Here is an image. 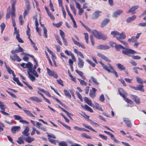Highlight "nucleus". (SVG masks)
<instances>
[{
    "instance_id": "1",
    "label": "nucleus",
    "mask_w": 146,
    "mask_h": 146,
    "mask_svg": "<svg viewBox=\"0 0 146 146\" xmlns=\"http://www.w3.org/2000/svg\"><path fill=\"white\" fill-rule=\"evenodd\" d=\"M115 48L116 50L117 51H119L121 48L124 49L122 50L123 53L129 56H130V54H131L137 53V52L134 50L125 48L120 44H117Z\"/></svg>"
},
{
    "instance_id": "2",
    "label": "nucleus",
    "mask_w": 146,
    "mask_h": 146,
    "mask_svg": "<svg viewBox=\"0 0 146 146\" xmlns=\"http://www.w3.org/2000/svg\"><path fill=\"white\" fill-rule=\"evenodd\" d=\"M136 79L138 83L142 84L139 85L137 87L131 86H130V87L136 90H139L143 92H144L145 90L143 88L144 86L142 85L143 82V80L141 78L137 77H136Z\"/></svg>"
},
{
    "instance_id": "3",
    "label": "nucleus",
    "mask_w": 146,
    "mask_h": 146,
    "mask_svg": "<svg viewBox=\"0 0 146 146\" xmlns=\"http://www.w3.org/2000/svg\"><path fill=\"white\" fill-rule=\"evenodd\" d=\"M16 3V1H14L12 4L11 10V14L12 20L15 19V5Z\"/></svg>"
},
{
    "instance_id": "4",
    "label": "nucleus",
    "mask_w": 146,
    "mask_h": 146,
    "mask_svg": "<svg viewBox=\"0 0 146 146\" xmlns=\"http://www.w3.org/2000/svg\"><path fill=\"white\" fill-rule=\"evenodd\" d=\"M130 97L137 104H139L140 103V98L137 96L131 94Z\"/></svg>"
},
{
    "instance_id": "5",
    "label": "nucleus",
    "mask_w": 146,
    "mask_h": 146,
    "mask_svg": "<svg viewBox=\"0 0 146 146\" xmlns=\"http://www.w3.org/2000/svg\"><path fill=\"white\" fill-rule=\"evenodd\" d=\"M10 58L13 61H17L18 62H20L21 60V59L16 54H14L13 56H10Z\"/></svg>"
},
{
    "instance_id": "6",
    "label": "nucleus",
    "mask_w": 146,
    "mask_h": 146,
    "mask_svg": "<svg viewBox=\"0 0 146 146\" xmlns=\"http://www.w3.org/2000/svg\"><path fill=\"white\" fill-rule=\"evenodd\" d=\"M78 65L79 68H82L84 66V60L80 58H78Z\"/></svg>"
},
{
    "instance_id": "7",
    "label": "nucleus",
    "mask_w": 146,
    "mask_h": 146,
    "mask_svg": "<svg viewBox=\"0 0 146 146\" xmlns=\"http://www.w3.org/2000/svg\"><path fill=\"white\" fill-rule=\"evenodd\" d=\"M104 132L107 134L109 135L110 136L111 139L113 140L114 142L117 143H118L119 142V141L118 140H117L115 138L114 135L112 133L106 131H104Z\"/></svg>"
},
{
    "instance_id": "8",
    "label": "nucleus",
    "mask_w": 146,
    "mask_h": 146,
    "mask_svg": "<svg viewBox=\"0 0 146 146\" xmlns=\"http://www.w3.org/2000/svg\"><path fill=\"white\" fill-rule=\"evenodd\" d=\"M33 67V64L30 62H28V63L26 64V68H27L28 70L27 71V72H32Z\"/></svg>"
},
{
    "instance_id": "9",
    "label": "nucleus",
    "mask_w": 146,
    "mask_h": 146,
    "mask_svg": "<svg viewBox=\"0 0 146 146\" xmlns=\"http://www.w3.org/2000/svg\"><path fill=\"white\" fill-rule=\"evenodd\" d=\"M20 129V127L19 126H14L12 127L11 131L13 133H16V131H19Z\"/></svg>"
},
{
    "instance_id": "10",
    "label": "nucleus",
    "mask_w": 146,
    "mask_h": 146,
    "mask_svg": "<svg viewBox=\"0 0 146 146\" xmlns=\"http://www.w3.org/2000/svg\"><path fill=\"white\" fill-rule=\"evenodd\" d=\"M100 11H96L92 14V19H95L98 18L99 16Z\"/></svg>"
},
{
    "instance_id": "11",
    "label": "nucleus",
    "mask_w": 146,
    "mask_h": 146,
    "mask_svg": "<svg viewBox=\"0 0 146 146\" xmlns=\"http://www.w3.org/2000/svg\"><path fill=\"white\" fill-rule=\"evenodd\" d=\"M96 91V89L94 88H92V90H90L89 93L90 96L92 98H94L96 96L95 92Z\"/></svg>"
},
{
    "instance_id": "12",
    "label": "nucleus",
    "mask_w": 146,
    "mask_h": 146,
    "mask_svg": "<svg viewBox=\"0 0 146 146\" xmlns=\"http://www.w3.org/2000/svg\"><path fill=\"white\" fill-rule=\"evenodd\" d=\"M110 21V19H104L101 23V27H103L106 26Z\"/></svg>"
},
{
    "instance_id": "13",
    "label": "nucleus",
    "mask_w": 146,
    "mask_h": 146,
    "mask_svg": "<svg viewBox=\"0 0 146 146\" xmlns=\"http://www.w3.org/2000/svg\"><path fill=\"white\" fill-rule=\"evenodd\" d=\"M29 128L28 127H25L24 130L22 132L23 134L25 135L26 136H29V134L28 133L29 131Z\"/></svg>"
},
{
    "instance_id": "14",
    "label": "nucleus",
    "mask_w": 146,
    "mask_h": 146,
    "mask_svg": "<svg viewBox=\"0 0 146 146\" xmlns=\"http://www.w3.org/2000/svg\"><path fill=\"white\" fill-rule=\"evenodd\" d=\"M92 33L96 38L98 39H100V36L99 35L98 32L96 30H94L92 31Z\"/></svg>"
},
{
    "instance_id": "15",
    "label": "nucleus",
    "mask_w": 146,
    "mask_h": 146,
    "mask_svg": "<svg viewBox=\"0 0 146 146\" xmlns=\"http://www.w3.org/2000/svg\"><path fill=\"white\" fill-rule=\"evenodd\" d=\"M123 12V11L122 10H118L114 12L113 14V17H116L117 15H120Z\"/></svg>"
},
{
    "instance_id": "16",
    "label": "nucleus",
    "mask_w": 146,
    "mask_h": 146,
    "mask_svg": "<svg viewBox=\"0 0 146 146\" xmlns=\"http://www.w3.org/2000/svg\"><path fill=\"white\" fill-rule=\"evenodd\" d=\"M29 99L33 101H36L38 102H41L42 101V100L41 99L39 98L38 97L36 96L31 97Z\"/></svg>"
},
{
    "instance_id": "17",
    "label": "nucleus",
    "mask_w": 146,
    "mask_h": 146,
    "mask_svg": "<svg viewBox=\"0 0 146 146\" xmlns=\"http://www.w3.org/2000/svg\"><path fill=\"white\" fill-rule=\"evenodd\" d=\"M108 64L109 65V67H110V69L111 70V71H112L111 72L113 73V74H115L116 77H118V75L117 72L113 68L111 65L110 64Z\"/></svg>"
},
{
    "instance_id": "18",
    "label": "nucleus",
    "mask_w": 146,
    "mask_h": 146,
    "mask_svg": "<svg viewBox=\"0 0 146 146\" xmlns=\"http://www.w3.org/2000/svg\"><path fill=\"white\" fill-rule=\"evenodd\" d=\"M138 8V6L137 5L134 6L132 7L127 12V13H133L136 9H137Z\"/></svg>"
},
{
    "instance_id": "19",
    "label": "nucleus",
    "mask_w": 146,
    "mask_h": 146,
    "mask_svg": "<svg viewBox=\"0 0 146 146\" xmlns=\"http://www.w3.org/2000/svg\"><path fill=\"white\" fill-rule=\"evenodd\" d=\"M136 16L135 15H133L131 17H129L126 20V22L127 23L130 22L131 21L135 20L136 18Z\"/></svg>"
},
{
    "instance_id": "20",
    "label": "nucleus",
    "mask_w": 146,
    "mask_h": 146,
    "mask_svg": "<svg viewBox=\"0 0 146 146\" xmlns=\"http://www.w3.org/2000/svg\"><path fill=\"white\" fill-rule=\"evenodd\" d=\"M119 37H116V38L118 40H119L120 39H124L126 37V36L123 33H121V34L119 33Z\"/></svg>"
},
{
    "instance_id": "21",
    "label": "nucleus",
    "mask_w": 146,
    "mask_h": 146,
    "mask_svg": "<svg viewBox=\"0 0 146 146\" xmlns=\"http://www.w3.org/2000/svg\"><path fill=\"white\" fill-rule=\"evenodd\" d=\"M117 68L121 71L124 70L125 69V68L121 64L118 63L116 65Z\"/></svg>"
},
{
    "instance_id": "22",
    "label": "nucleus",
    "mask_w": 146,
    "mask_h": 146,
    "mask_svg": "<svg viewBox=\"0 0 146 146\" xmlns=\"http://www.w3.org/2000/svg\"><path fill=\"white\" fill-rule=\"evenodd\" d=\"M101 65H102V66L103 68L104 69L106 70L109 72H112L110 69L106 65H105L101 62Z\"/></svg>"
},
{
    "instance_id": "23",
    "label": "nucleus",
    "mask_w": 146,
    "mask_h": 146,
    "mask_svg": "<svg viewBox=\"0 0 146 146\" xmlns=\"http://www.w3.org/2000/svg\"><path fill=\"white\" fill-rule=\"evenodd\" d=\"M82 107L86 110H88L91 112H93V111L92 109L90 107L88 106L87 105H85L84 106L82 105Z\"/></svg>"
},
{
    "instance_id": "24",
    "label": "nucleus",
    "mask_w": 146,
    "mask_h": 146,
    "mask_svg": "<svg viewBox=\"0 0 146 146\" xmlns=\"http://www.w3.org/2000/svg\"><path fill=\"white\" fill-rule=\"evenodd\" d=\"M124 121L128 127H131L132 126V124L129 120L127 119L124 120Z\"/></svg>"
},
{
    "instance_id": "25",
    "label": "nucleus",
    "mask_w": 146,
    "mask_h": 146,
    "mask_svg": "<svg viewBox=\"0 0 146 146\" xmlns=\"http://www.w3.org/2000/svg\"><path fill=\"white\" fill-rule=\"evenodd\" d=\"M28 137L25 139V140L26 142L28 143H31L35 139L34 138H33L29 136Z\"/></svg>"
},
{
    "instance_id": "26",
    "label": "nucleus",
    "mask_w": 146,
    "mask_h": 146,
    "mask_svg": "<svg viewBox=\"0 0 146 146\" xmlns=\"http://www.w3.org/2000/svg\"><path fill=\"white\" fill-rule=\"evenodd\" d=\"M27 73L29 76V78L32 82H33L35 80V78L30 72H28Z\"/></svg>"
},
{
    "instance_id": "27",
    "label": "nucleus",
    "mask_w": 146,
    "mask_h": 146,
    "mask_svg": "<svg viewBox=\"0 0 146 146\" xmlns=\"http://www.w3.org/2000/svg\"><path fill=\"white\" fill-rule=\"evenodd\" d=\"M111 34L114 37H115L116 38V37H117L116 36H118L119 35V33L116 31H113L111 32Z\"/></svg>"
},
{
    "instance_id": "28",
    "label": "nucleus",
    "mask_w": 146,
    "mask_h": 146,
    "mask_svg": "<svg viewBox=\"0 0 146 146\" xmlns=\"http://www.w3.org/2000/svg\"><path fill=\"white\" fill-rule=\"evenodd\" d=\"M13 80L17 82L18 85L21 86H23V85L20 82L18 78H17L14 77L13 78Z\"/></svg>"
},
{
    "instance_id": "29",
    "label": "nucleus",
    "mask_w": 146,
    "mask_h": 146,
    "mask_svg": "<svg viewBox=\"0 0 146 146\" xmlns=\"http://www.w3.org/2000/svg\"><path fill=\"white\" fill-rule=\"evenodd\" d=\"M129 42H136L137 41V39L135 36H133L131 38H129L128 40Z\"/></svg>"
},
{
    "instance_id": "30",
    "label": "nucleus",
    "mask_w": 146,
    "mask_h": 146,
    "mask_svg": "<svg viewBox=\"0 0 146 146\" xmlns=\"http://www.w3.org/2000/svg\"><path fill=\"white\" fill-rule=\"evenodd\" d=\"M23 110L28 115H30L31 117H35V116L33 114L29 111L26 110L24 109H23Z\"/></svg>"
},
{
    "instance_id": "31",
    "label": "nucleus",
    "mask_w": 146,
    "mask_h": 146,
    "mask_svg": "<svg viewBox=\"0 0 146 146\" xmlns=\"http://www.w3.org/2000/svg\"><path fill=\"white\" fill-rule=\"evenodd\" d=\"M101 58L107 62H111V60L110 59L105 56L104 55L101 54Z\"/></svg>"
},
{
    "instance_id": "32",
    "label": "nucleus",
    "mask_w": 146,
    "mask_h": 146,
    "mask_svg": "<svg viewBox=\"0 0 146 146\" xmlns=\"http://www.w3.org/2000/svg\"><path fill=\"white\" fill-rule=\"evenodd\" d=\"M23 138L22 137H20L18 138V140L17 141V142L19 144L24 143V141L23 140Z\"/></svg>"
},
{
    "instance_id": "33",
    "label": "nucleus",
    "mask_w": 146,
    "mask_h": 146,
    "mask_svg": "<svg viewBox=\"0 0 146 146\" xmlns=\"http://www.w3.org/2000/svg\"><path fill=\"white\" fill-rule=\"evenodd\" d=\"M59 146H68L67 143L64 141H61L58 143Z\"/></svg>"
},
{
    "instance_id": "34",
    "label": "nucleus",
    "mask_w": 146,
    "mask_h": 146,
    "mask_svg": "<svg viewBox=\"0 0 146 146\" xmlns=\"http://www.w3.org/2000/svg\"><path fill=\"white\" fill-rule=\"evenodd\" d=\"M77 79L80 82V84L81 85L84 86H86L87 85V83L84 81L79 78H78Z\"/></svg>"
},
{
    "instance_id": "35",
    "label": "nucleus",
    "mask_w": 146,
    "mask_h": 146,
    "mask_svg": "<svg viewBox=\"0 0 146 146\" xmlns=\"http://www.w3.org/2000/svg\"><path fill=\"white\" fill-rule=\"evenodd\" d=\"M5 67L6 68L7 70V71L9 72V74H12L13 72V71L10 68L7 66L6 64V63H5Z\"/></svg>"
},
{
    "instance_id": "36",
    "label": "nucleus",
    "mask_w": 146,
    "mask_h": 146,
    "mask_svg": "<svg viewBox=\"0 0 146 146\" xmlns=\"http://www.w3.org/2000/svg\"><path fill=\"white\" fill-rule=\"evenodd\" d=\"M110 48V47L108 45H105L104 44L101 45V49H107Z\"/></svg>"
},
{
    "instance_id": "37",
    "label": "nucleus",
    "mask_w": 146,
    "mask_h": 146,
    "mask_svg": "<svg viewBox=\"0 0 146 146\" xmlns=\"http://www.w3.org/2000/svg\"><path fill=\"white\" fill-rule=\"evenodd\" d=\"M47 136L48 137V138H50L54 139H55L56 138V136L55 135H54L53 134H50V133H47Z\"/></svg>"
},
{
    "instance_id": "38",
    "label": "nucleus",
    "mask_w": 146,
    "mask_h": 146,
    "mask_svg": "<svg viewBox=\"0 0 146 146\" xmlns=\"http://www.w3.org/2000/svg\"><path fill=\"white\" fill-rule=\"evenodd\" d=\"M47 71L48 73V75L50 76H52L53 75V73H54V72L52 71L50 69L47 68Z\"/></svg>"
},
{
    "instance_id": "39",
    "label": "nucleus",
    "mask_w": 146,
    "mask_h": 146,
    "mask_svg": "<svg viewBox=\"0 0 146 146\" xmlns=\"http://www.w3.org/2000/svg\"><path fill=\"white\" fill-rule=\"evenodd\" d=\"M65 95L69 97L70 98L71 97V95L68 90H64V91Z\"/></svg>"
},
{
    "instance_id": "40",
    "label": "nucleus",
    "mask_w": 146,
    "mask_h": 146,
    "mask_svg": "<svg viewBox=\"0 0 146 146\" xmlns=\"http://www.w3.org/2000/svg\"><path fill=\"white\" fill-rule=\"evenodd\" d=\"M49 141L51 143L56 145V144L57 141L56 140H54L51 138H48Z\"/></svg>"
},
{
    "instance_id": "41",
    "label": "nucleus",
    "mask_w": 146,
    "mask_h": 146,
    "mask_svg": "<svg viewBox=\"0 0 146 146\" xmlns=\"http://www.w3.org/2000/svg\"><path fill=\"white\" fill-rule=\"evenodd\" d=\"M43 30L44 31L43 35L44 36V37L45 38H47V30L45 27H44V28H43Z\"/></svg>"
},
{
    "instance_id": "42",
    "label": "nucleus",
    "mask_w": 146,
    "mask_h": 146,
    "mask_svg": "<svg viewBox=\"0 0 146 146\" xmlns=\"http://www.w3.org/2000/svg\"><path fill=\"white\" fill-rule=\"evenodd\" d=\"M82 136L87 139H92L91 137L90 136L88 135L87 134L84 133L82 134Z\"/></svg>"
},
{
    "instance_id": "43",
    "label": "nucleus",
    "mask_w": 146,
    "mask_h": 146,
    "mask_svg": "<svg viewBox=\"0 0 146 146\" xmlns=\"http://www.w3.org/2000/svg\"><path fill=\"white\" fill-rule=\"evenodd\" d=\"M16 38L19 42L21 43L24 42L23 41L20 37V36H19V35L18 36H16Z\"/></svg>"
},
{
    "instance_id": "44",
    "label": "nucleus",
    "mask_w": 146,
    "mask_h": 146,
    "mask_svg": "<svg viewBox=\"0 0 146 146\" xmlns=\"http://www.w3.org/2000/svg\"><path fill=\"white\" fill-rule=\"evenodd\" d=\"M84 34L85 35V39L87 43H88V35L87 33H84Z\"/></svg>"
},
{
    "instance_id": "45",
    "label": "nucleus",
    "mask_w": 146,
    "mask_h": 146,
    "mask_svg": "<svg viewBox=\"0 0 146 146\" xmlns=\"http://www.w3.org/2000/svg\"><path fill=\"white\" fill-rule=\"evenodd\" d=\"M86 61L91 65L93 67H94L95 66V64L94 63H93L91 60L89 59H87Z\"/></svg>"
},
{
    "instance_id": "46",
    "label": "nucleus",
    "mask_w": 146,
    "mask_h": 146,
    "mask_svg": "<svg viewBox=\"0 0 146 146\" xmlns=\"http://www.w3.org/2000/svg\"><path fill=\"white\" fill-rule=\"evenodd\" d=\"M13 117L15 118V120L19 121L21 119H23V118L22 117L18 115H13Z\"/></svg>"
},
{
    "instance_id": "47",
    "label": "nucleus",
    "mask_w": 146,
    "mask_h": 146,
    "mask_svg": "<svg viewBox=\"0 0 146 146\" xmlns=\"http://www.w3.org/2000/svg\"><path fill=\"white\" fill-rule=\"evenodd\" d=\"M91 79L92 80V81L94 83L96 84L97 85H98L99 84V83L98 82H97V80L93 76H92L91 77Z\"/></svg>"
},
{
    "instance_id": "48",
    "label": "nucleus",
    "mask_w": 146,
    "mask_h": 146,
    "mask_svg": "<svg viewBox=\"0 0 146 146\" xmlns=\"http://www.w3.org/2000/svg\"><path fill=\"white\" fill-rule=\"evenodd\" d=\"M60 35L62 38H64L65 35V34L64 32L61 29H60Z\"/></svg>"
},
{
    "instance_id": "49",
    "label": "nucleus",
    "mask_w": 146,
    "mask_h": 146,
    "mask_svg": "<svg viewBox=\"0 0 146 146\" xmlns=\"http://www.w3.org/2000/svg\"><path fill=\"white\" fill-rule=\"evenodd\" d=\"M17 53L22 52L24 50L21 47H19L17 49H16Z\"/></svg>"
},
{
    "instance_id": "50",
    "label": "nucleus",
    "mask_w": 146,
    "mask_h": 146,
    "mask_svg": "<svg viewBox=\"0 0 146 146\" xmlns=\"http://www.w3.org/2000/svg\"><path fill=\"white\" fill-rule=\"evenodd\" d=\"M48 15L52 19L54 20L55 18L53 15L50 12H48L47 13Z\"/></svg>"
},
{
    "instance_id": "51",
    "label": "nucleus",
    "mask_w": 146,
    "mask_h": 146,
    "mask_svg": "<svg viewBox=\"0 0 146 146\" xmlns=\"http://www.w3.org/2000/svg\"><path fill=\"white\" fill-rule=\"evenodd\" d=\"M76 94L78 96V98L80 100L81 102L83 101V99L82 95L80 94V93L77 92H76Z\"/></svg>"
},
{
    "instance_id": "52",
    "label": "nucleus",
    "mask_w": 146,
    "mask_h": 146,
    "mask_svg": "<svg viewBox=\"0 0 146 146\" xmlns=\"http://www.w3.org/2000/svg\"><path fill=\"white\" fill-rule=\"evenodd\" d=\"M6 91L7 93H8L11 96H12L13 98H17V96H15V95L14 94L12 93L11 92H10L7 90H6Z\"/></svg>"
},
{
    "instance_id": "53",
    "label": "nucleus",
    "mask_w": 146,
    "mask_h": 146,
    "mask_svg": "<svg viewBox=\"0 0 146 146\" xmlns=\"http://www.w3.org/2000/svg\"><path fill=\"white\" fill-rule=\"evenodd\" d=\"M55 100L58 103L60 104H61L62 106L65 107L66 108V107H67L66 106V105L64 104H63L62 103V102H61L60 100H59L58 99H55Z\"/></svg>"
},
{
    "instance_id": "54",
    "label": "nucleus",
    "mask_w": 146,
    "mask_h": 146,
    "mask_svg": "<svg viewBox=\"0 0 146 146\" xmlns=\"http://www.w3.org/2000/svg\"><path fill=\"white\" fill-rule=\"evenodd\" d=\"M107 38V36L104 34H101V39L103 40H105Z\"/></svg>"
},
{
    "instance_id": "55",
    "label": "nucleus",
    "mask_w": 146,
    "mask_h": 146,
    "mask_svg": "<svg viewBox=\"0 0 146 146\" xmlns=\"http://www.w3.org/2000/svg\"><path fill=\"white\" fill-rule=\"evenodd\" d=\"M119 92V94L122 96L123 97H124V95L122 93H121V92L123 90V89L121 88H119L118 89Z\"/></svg>"
},
{
    "instance_id": "56",
    "label": "nucleus",
    "mask_w": 146,
    "mask_h": 146,
    "mask_svg": "<svg viewBox=\"0 0 146 146\" xmlns=\"http://www.w3.org/2000/svg\"><path fill=\"white\" fill-rule=\"evenodd\" d=\"M88 120L91 124L93 125L94 124L96 127L98 126H99V125H98V123L94 122L92 120L89 119Z\"/></svg>"
},
{
    "instance_id": "57",
    "label": "nucleus",
    "mask_w": 146,
    "mask_h": 146,
    "mask_svg": "<svg viewBox=\"0 0 146 146\" xmlns=\"http://www.w3.org/2000/svg\"><path fill=\"white\" fill-rule=\"evenodd\" d=\"M125 100L127 103H129L131 104H132L133 103V102L132 100L127 98H125Z\"/></svg>"
},
{
    "instance_id": "58",
    "label": "nucleus",
    "mask_w": 146,
    "mask_h": 146,
    "mask_svg": "<svg viewBox=\"0 0 146 146\" xmlns=\"http://www.w3.org/2000/svg\"><path fill=\"white\" fill-rule=\"evenodd\" d=\"M57 81L58 84L61 85L62 86H64L62 81L61 79H57Z\"/></svg>"
},
{
    "instance_id": "59",
    "label": "nucleus",
    "mask_w": 146,
    "mask_h": 146,
    "mask_svg": "<svg viewBox=\"0 0 146 146\" xmlns=\"http://www.w3.org/2000/svg\"><path fill=\"white\" fill-rule=\"evenodd\" d=\"M132 57L133 59L136 60H139L141 58V57L138 55L133 56H132Z\"/></svg>"
},
{
    "instance_id": "60",
    "label": "nucleus",
    "mask_w": 146,
    "mask_h": 146,
    "mask_svg": "<svg viewBox=\"0 0 146 146\" xmlns=\"http://www.w3.org/2000/svg\"><path fill=\"white\" fill-rule=\"evenodd\" d=\"M19 22L21 25H22L23 24V20L22 16H20L19 17Z\"/></svg>"
},
{
    "instance_id": "61",
    "label": "nucleus",
    "mask_w": 146,
    "mask_h": 146,
    "mask_svg": "<svg viewBox=\"0 0 146 146\" xmlns=\"http://www.w3.org/2000/svg\"><path fill=\"white\" fill-rule=\"evenodd\" d=\"M72 39L75 44L77 46H79L80 43L79 42L76 41L74 38H72Z\"/></svg>"
},
{
    "instance_id": "62",
    "label": "nucleus",
    "mask_w": 146,
    "mask_h": 146,
    "mask_svg": "<svg viewBox=\"0 0 146 146\" xmlns=\"http://www.w3.org/2000/svg\"><path fill=\"white\" fill-rule=\"evenodd\" d=\"M75 71L81 76H82V75H83V72L80 71H79L78 70H75Z\"/></svg>"
},
{
    "instance_id": "63",
    "label": "nucleus",
    "mask_w": 146,
    "mask_h": 146,
    "mask_svg": "<svg viewBox=\"0 0 146 146\" xmlns=\"http://www.w3.org/2000/svg\"><path fill=\"white\" fill-rule=\"evenodd\" d=\"M0 27L1 29V32L2 33L5 27V25L4 23H3L1 24Z\"/></svg>"
},
{
    "instance_id": "64",
    "label": "nucleus",
    "mask_w": 146,
    "mask_h": 146,
    "mask_svg": "<svg viewBox=\"0 0 146 146\" xmlns=\"http://www.w3.org/2000/svg\"><path fill=\"white\" fill-rule=\"evenodd\" d=\"M90 40L92 43V45L93 46L95 44L94 41L93 39V37L92 36H90Z\"/></svg>"
}]
</instances>
